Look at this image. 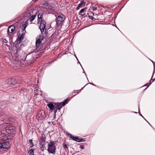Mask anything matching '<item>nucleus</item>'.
Wrapping results in <instances>:
<instances>
[{"label":"nucleus","mask_w":155,"mask_h":155,"mask_svg":"<svg viewBox=\"0 0 155 155\" xmlns=\"http://www.w3.org/2000/svg\"><path fill=\"white\" fill-rule=\"evenodd\" d=\"M55 109L58 110H60L62 106V103H55Z\"/></svg>","instance_id":"nucleus-9"},{"label":"nucleus","mask_w":155,"mask_h":155,"mask_svg":"<svg viewBox=\"0 0 155 155\" xmlns=\"http://www.w3.org/2000/svg\"><path fill=\"white\" fill-rule=\"evenodd\" d=\"M80 148L81 149H83L84 148V147L83 146H81L80 147Z\"/></svg>","instance_id":"nucleus-34"},{"label":"nucleus","mask_w":155,"mask_h":155,"mask_svg":"<svg viewBox=\"0 0 155 155\" xmlns=\"http://www.w3.org/2000/svg\"><path fill=\"white\" fill-rule=\"evenodd\" d=\"M133 112L134 113H136V114H137V112H134V111Z\"/></svg>","instance_id":"nucleus-39"},{"label":"nucleus","mask_w":155,"mask_h":155,"mask_svg":"<svg viewBox=\"0 0 155 155\" xmlns=\"http://www.w3.org/2000/svg\"><path fill=\"white\" fill-rule=\"evenodd\" d=\"M85 3L84 1H82L81 2V3L78 5V7L77 8V10H78L80 8L82 7L83 5L84 6V4Z\"/></svg>","instance_id":"nucleus-15"},{"label":"nucleus","mask_w":155,"mask_h":155,"mask_svg":"<svg viewBox=\"0 0 155 155\" xmlns=\"http://www.w3.org/2000/svg\"><path fill=\"white\" fill-rule=\"evenodd\" d=\"M8 139V138L6 135L0 137V141H1V140H2L3 141H5Z\"/></svg>","instance_id":"nucleus-17"},{"label":"nucleus","mask_w":155,"mask_h":155,"mask_svg":"<svg viewBox=\"0 0 155 155\" xmlns=\"http://www.w3.org/2000/svg\"><path fill=\"white\" fill-rule=\"evenodd\" d=\"M34 149H30L28 152V153L29 154V155H34Z\"/></svg>","instance_id":"nucleus-20"},{"label":"nucleus","mask_w":155,"mask_h":155,"mask_svg":"<svg viewBox=\"0 0 155 155\" xmlns=\"http://www.w3.org/2000/svg\"><path fill=\"white\" fill-rule=\"evenodd\" d=\"M54 109V110H54V112L55 113H56L58 109Z\"/></svg>","instance_id":"nucleus-37"},{"label":"nucleus","mask_w":155,"mask_h":155,"mask_svg":"<svg viewBox=\"0 0 155 155\" xmlns=\"http://www.w3.org/2000/svg\"><path fill=\"white\" fill-rule=\"evenodd\" d=\"M31 12H30L29 11H28V12H26V16H29L31 15Z\"/></svg>","instance_id":"nucleus-28"},{"label":"nucleus","mask_w":155,"mask_h":155,"mask_svg":"<svg viewBox=\"0 0 155 155\" xmlns=\"http://www.w3.org/2000/svg\"><path fill=\"white\" fill-rule=\"evenodd\" d=\"M55 146L48 148V151L50 153L54 154L55 153Z\"/></svg>","instance_id":"nucleus-7"},{"label":"nucleus","mask_w":155,"mask_h":155,"mask_svg":"<svg viewBox=\"0 0 155 155\" xmlns=\"http://www.w3.org/2000/svg\"><path fill=\"white\" fill-rule=\"evenodd\" d=\"M2 127V125L0 126V135H1L3 133L2 131H4V128H3Z\"/></svg>","instance_id":"nucleus-22"},{"label":"nucleus","mask_w":155,"mask_h":155,"mask_svg":"<svg viewBox=\"0 0 155 155\" xmlns=\"http://www.w3.org/2000/svg\"><path fill=\"white\" fill-rule=\"evenodd\" d=\"M15 129V127L12 125H8L5 127V128H4L5 131L9 134L14 132Z\"/></svg>","instance_id":"nucleus-2"},{"label":"nucleus","mask_w":155,"mask_h":155,"mask_svg":"<svg viewBox=\"0 0 155 155\" xmlns=\"http://www.w3.org/2000/svg\"><path fill=\"white\" fill-rule=\"evenodd\" d=\"M73 138H74L73 140L78 142H81L83 141V139H80L78 137H73Z\"/></svg>","instance_id":"nucleus-16"},{"label":"nucleus","mask_w":155,"mask_h":155,"mask_svg":"<svg viewBox=\"0 0 155 155\" xmlns=\"http://www.w3.org/2000/svg\"><path fill=\"white\" fill-rule=\"evenodd\" d=\"M15 28V26L11 25L9 26L8 28V32L9 33H12L14 31Z\"/></svg>","instance_id":"nucleus-10"},{"label":"nucleus","mask_w":155,"mask_h":155,"mask_svg":"<svg viewBox=\"0 0 155 155\" xmlns=\"http://www.w3.org/2000/svg\"><path fill=\"white\" fill-rule=\"evenodd\" d=\"M77 60L78 61V59H77Z\"/></svg>","instance_id":"nucleus-47"},{"label":"nucleus","mask_w":155,"mask_h":155,"mask_svg":"<svg viewBox=\"0 0 155 155\" xmlns=\"http://www.w3.org/2000/svg\"><path fill=\"white\" fill-rule=\"evenodd\" d=\"M27 26V25H23V26H22V27L21 28L22 31H24L25 30Z\"/></svg>","instance_id":"nucleus-24"},{"label":"nucleus","mask_w":155,"mask_h":155,"mask_svg":"<svg viewBox=\"0 0 155 155\" xmlns=\"http://www.w3.org/2000/svg\"><path fill=\"white\" fill-rule=\"evenodd\" d=\"M28 24V23L27 21H26L23 25H27Z\"/></svg>","instance_id":"nucleus-36"},{"label":"nucleus","mask_w":155,"mask_h":155,"mask_svg":"<svg viewBox=\"0 0 155 155\" xmlns=\"http://www.w3.org/2000/svg\"><path fill=\"white\" fill-rule=\"evenodd\" d=\"M81 67H82V66ZM82 69H83V68L82 67Z\"/></svg>","instance_id":"nucleus-46"},{"label":"nucleus","mask_w":155,"mask_h":155,"mask_svg":"<svg viewBox=\"0 0 155 155\" xmlns=\"http://www.w3.org/2000/svg\"><path fill=\"white\" fill-rule=\"evenodd\" d=\"M155 81V78H154L153 80V81Z\"/></svg>","instance_id":"nucleus-41"},{"label":"nucleus","mask_w":155,"mask_h":155,"mask_svg":"<svg viewBox=\"0 0 155 155\" xmlns=\"http://www.w3.org/2000/svg\"><path fill=\"white\" fill-rule=\"evenodd\" d=\"M11 78L6 79L5 82V84H11Z\"/></svg>","instance_id":"nucleus-19"},{"label":"nucleus","mask_w":155,"mask_h":155,"mask_svg":"<svg viewBox=\"0 0 155 155\" xmlns=\"http://www.w3.org/2000/svg\"><path fill=\"white\" fill-rule=\"evenodd\" d=\"M43 39V36H39L36 38L35 44L36 49H38L40 46L41 41Z\"/></svg>","instance_id":"nucleus-5"},{"label":"nucleus","mask_w":155,"mask_h":155,"mask_svg":"<svg viewBox=\"0 0 155 155\" xmlns=\"http://www.w3.org/2000/svg\"><path fill=\"white\" fill-rule=\"evenodd\" d=\"M90 84H91L92 85H94L93 84H91V83H89Z\"/></svg>","instance_id":"nucleus-40"},{"label":"nucleus","mask_w":155,"mask_h":155,"mask_svg":"<svg viewBox=\"0 0 155 155\" xmlns=\"http://www.w3.org/2000/svg\"><path fill=\"white\" fill-rule=\"evenodd\" d=\"M78 62H79V63L80 64L81 66V64H80V62H79V61H78Z\"/></svg>","instance_id":"nucleus-43"},{"label":"nucleus","mask_w":155,"mask_h":155,"mask_svg":"<svg viewBox=\"0 0 155 155\" xmlns=\"http://www.w3.org/2000/svg\"><path fill=\"white\" fill-rule=\"evenodd\" d=\"M41 140L42 141V142H45V139L44 137H42L41 138Z\"/></svg>","instance_id":"nucleus-31"},{"label":"nucleus","mask_w":155,"mask_h":155,"mask_svg":"<svg viewBox=\"0 0 155 155\" xmlns=\"http://www.w3.org/2000/svg\"><path fill=\"white\" fill-rule=\"evenodd\" d=\"M148 84L147 83V84H146L144 86H147V88L151 84V83H150V84H149L148 85H147Z\"/></svg>","instance_id":"nucleus-33"},{"label":"nucleus","mask_w":155,"mask_h":155,"mask_svg":"<svg viewBox=\"0 0 155 155\" xmlns=\"http://www.w3.org/2000/svg\"><path fill=\"white\" fill-rule=\"evenodd\" d=\"M64 148H68V147L66 145H65L64 146Z\"/></svg>","instance_id":"nucleus-35"},{"label":"nucleus","mask_w":155,"mask_h":155,"mask_svg":"<svg viewBox=\"0 0 155 155\" xmlns=\"http://www.w3.org/2000/svg\"><path fill=\"white\" fill-rule=\"evenodd\" d=\"M10 144L8 142L0 143V149L4 150L10 147Z\"/></svg>","instance_id":"nucleus-3"},{"label":"nucleus","mask_w":155,"mask_h":155,"mask_svg":"<svg viewBox=\"0 0 155 155\" xmlns=\"http://www.w3.org/2000/svg\"><path fill=\"white\" fill-rule=\"evenodd\" d=\"M55 103L51 102L49 103L48 104V106L51 110H53L55 109Z\"/></svg>","instance_id":"nucleus-8"},{"label":"nucleus","mask_w":155,"mask_h":155,"mask_svg":"<svg viewBox=\"0 0 155 155\" xmlns=\"http://www.w3.org/2000/svg\"><path fill=\"white\" fill-rule=\"evenodd\" d=\"M153 66H154V68H155V64H153Z\"/></svg>","instance_id":"nucleus-42"},{"label":"nucleus","mask_w":155,"mask_h":155,"mask_svg":"<svg viewBox=\"0 0 155 155\" xmlns=\"http://www.w3.org/2000/svg\"><path fill=\"white\" fill-rule=\"evenodd\" d=\"M68 101V98H67L63 102H62V106H64L66 104V103Z\"/></svg>","instance_id":"nucleus-23"},{"label":"nucleus","mask_w":155,"mask_h":155,"mask_svg":"<svg viewBox=\"0 0 155 155\" xmlns=\"http://www.w3.org/2000/svg\"><path fill=\"white\" fill-rule=\"evenodd\" d=\"M91 13H92V14H93V15L94 16V13H93V12H91Z\"/></svg>","instance_id":"nucleus-38"},{"label":"nucleus","mask_w":155,"mask_h":155,"mask_svg":"<svg viewBox=\"0 0 155 155\" xmlns=\"http://www.w3.org/2000/svg\"><path fill=\"white\" fill-rule=\"evenodd\" d=\"M2 42H3V44H4V43L5 44V43H6L8 42L7 41L6 39H5L4 38H2Z\"/></svg>","instance_id":"nucleus-25"},{"label":"nucleus","mask_w":155,"mask_h":155,"mask_svg":"<svg viewBox=\"0 0 155 155\" xmlns=\"http://www.w3.org/2000/svg\"><path fill=\"white\" fill-rule=\"evenodd\" d=\"M85 10V8L81 9L79 12V14H80L83 13L84 12V11Z\"/></svg>","instance_id":"nucleus-27"},{"label":"nucleus","mask_w":155,"mask_h":155,"mask_svg":"<svg viewBox=\"0 0 155 155\" xmlns=\"http://www.w3.org/2000/svg\"><path fill=\"white\" fill-rule=\"evenodd\" d=\"M65 20V16L62 14H60L56 18V24L59 25H61L63 23Z\"/></svg>","instance_id":"nucleus-1"},{"label":"nucleus","mask_w":155,"mask_h":155,"mask_svg":"<svg viewBox=\"0 0 155 155\" xmlns=\"http://www.w3.org/2000/svg\"><path fill=\"white\" fill-rule=\"evenodd\" d=\"M29 143H30V144L31 146H33V143L32 140H29Z\"/></svg>","instance_id":"nucleus-29"},{"label":"nucleus","mask_w":155,"mask_h":155,"mask_svg":"<svg viewBox=\"0 0 155 155\" xmlns=\"http://www.w3.org/2000/svg\"><path fill=\"white\" fill-rule=\"evenodd\" d=\"M68 135L69 136V137L71 139H72L73 140L74 139V138H73V137H74L71 134H68Z\"/></svg>","instance_id":"nucleus-26"},{"label":"nucleus","mask_w":155,"mask_h":155,"mask_svg":"<svg viewBox=\"0 0 155 155\" xmlns=\"http://www.w3.org/2000/svg\"><path fill=\"white\" fill-rule=\"evenodd\" d=\"M91 8L92 9L93 11H96V10L97 9V8L96 7V8H94V7H92Z\"/></svg>","instance_id":"nucleus-30"},{"label":"nucleus","mask_w":155,"mask_h":155,"mask_svg":"<svg viewBox=\"0 0 155 155\" xmlns=\"http://www.w3.org/2000/svg\"><path fill=\"white\" fill-rule=\"evenodd\" d=\"M35 15H32L30 18L29 19V21L30 22H31L32 21L35 19Z\"/></svg>","instance_id":"nucleus-21"},{"label":"nucleus","mask_w":155,"mask_h":155,"mask_svg":"<svg viewBox=\"0 0 155 155\" xmlns=\"http://www.w3.org/2000/svg\"><path fill=\"white\" fill-rule=\"evenodd\" d=\"M38 21H40L41 20L42 18V13H40L38 15Z\"/></svg>","instance_id":"nucleus-18"},{"label":"nucleus","mask_w":155,"mask_h":155,"mask_svg":"<svg viewBox=\"0 0 155 155\" xmlns=\"http://www.w3.org/2000/svg\"><path fill=\"white\" fill-rule=\"evenodd\" d=\"M92 18H93V17L92 16H91Z\"/></svg>","instance_id":"nucleus-45"},{"label":"nucleus","mask_w":155,"mask_h":155,"mask_svg":"<svg viewBox=\"0 0 155 155\" xmlns=\"http://www.w3.org/2000/svg\"><path fill=\"white\" fill-rule=\"evenodd\" d=\"M11 85H14L17 84V82L15 78H11Z\"/></svg>","instance_id":"nucleus-14"},{"label":"nucleus","mask_w":155,"mask_h":155,"mask_svg":"<svg viewBox=\"0 0 155 155\" xmlns=\"http://www.w3.org/2000/svg\"><path fill=\"white\" fill-rule=\"evenodd\" d=\"M140 115L141 116V117H142L144 119L147 121V122L148 123V124L151 126L152 127V126L151 125V124L144 118V117H143V116L140 114Z\"/></svg>","instance_id":"nucleus-32"},{"label":"nucleus","mask_w":155,"mask_h":155,"mask_svg":"<svg viewBox=\"0 0 155 155\" xmlns=\"http://www.w3.org/2000/svg\"><path fill=\"white\" fill-rule=\"evenodd\" d=\"M39 28L41 31V33L43 34L44 33H45L46 32L45 28V23L44 21H41L39 26Z\"/></svg>","instance_id":"nucleus-4"},{"label":"nucleus","mask_w":155,"mask_h":155,"mask_svg":"<svg viewBox=\"0 0 155 155\" xmlns=\"http://www.w3.org/2000/svg\"><path fill=\"white\" fill-rule=\"evenodd\" d=\"M55 143L53 141L51 140L48 145V148L55 147Z\"/></svg>","instance_id":"nucleus-13"},{"label":"nucleus","mask_w":155,"mask_h":155,"mask_svg":"<svg viewBox=\"0 0 155 155\" xmlns=\"http://www.w3.org/2000/svg\"><path fill=\"white\" fill-rule=\"evenodd\" d=\"M20 95H25L27 94V90L25 89H21L19 92Z\"/></svg>","instance_id":"nucleus-11"},{"label":"nucleus","mask_w":155,"mask_h":155,"mask_svg":"<svg viewBox=\"0 0 155 155\" xmlns=\"http://www.w3.org/2000/svg\"><path fill=\"white\" fill-rule=\"evenodd\" d=\"M84 87L82 88L81 90H80V91H81V90Z\"/></svg>","instance_id":"nucleus-44"},{"label":"nucleus","mask_w":155,"mask_h":155,"mask_svg":"<svg viewBox=\"0 0 155 155\" xmlns=\"http://www.w3.org/2000/svg\"><path fill=\"white\" fill-rule=\"evenodd\" d=\"M25 35V34L24 33H23L20 36H19L18 37L17 39L18 41H19V43H20L23 40L24 38Z\"/></svg>","instance_id":"nucleus-12"},{"label":"nucleus","mask_w":155,"mask_h":155,"mask_svg":"<svg viewBox=\"0 0 155 155\" xmlns=\"http://www.w3.org/2000/svg\"><path fill=\"white\" fill-rule=\"evenodd\" d=\"M45 113L44 111L43 110H41L38 113V116H37V118H38V119H40L45 118Z\"/></svg>","instance_id":"nucleus-6"}]
</instances>
